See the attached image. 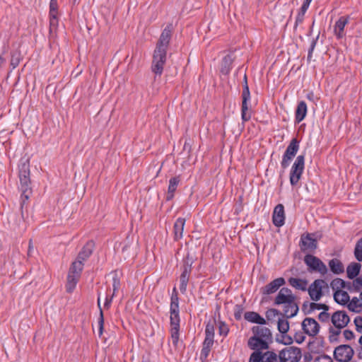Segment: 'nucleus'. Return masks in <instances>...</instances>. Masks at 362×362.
<instances>
[{
	"label": "nucleus",
	"instance_id": "nucleus-7",
	"mask_svg": "<svg viewBox=\"0 0 362 362\" xmlns=\"http://www.w3.org/2000/svg\"><path fill=\"white\" fill-rule=\"evenodd\" d=\"M354 351L353 348L346 344L339 345L334 351V358L339 362H349L353 358Z\"/></svg>",
	"mask_w": 362,
	"mask_h": 362
},
{
	"label": "nucleus",
	"instance_id": "nucleus-25",
	"mask_svg": "<svg viewBox=\"0 0 362 362\" xmlns=\"http://www.w3.org/2000/svg\"><path fill=\"white\" fill-rule=\"evenodd\" d=\"M330 270L335 274H340L344 272V267L341 260L337 258L329 261Z\"/></svg>",
	"mask_w": 362,
	"mask_h": 362
},
{
	"label": "nucleus",
	"instance_id": "nucleus-42",
	"mask_svg": "<svg viewBox=\"0 0 362 362\" xmlns=\"http://www.w3.org/2000/svg\"><path fill=\"white\" fill-rule=\"evenodd\" d=\"M329 307L323 303H317L315 301L310 303L309 304V311L308 313L315 311V310H329Z\"/></svg>",
	"mask_w": 362,
	"mask_h": 362
},
{
	"label": "nucleus",
	"instance_id": "nucleus-34",
	"mask_svg": "<svg viewBox=\"0 0 362 362\" xmlns=\"http://www.w3.org/2000/svg\"><path fill=\"white\" fill-rule=\"evenodd\" d=\"M286 317L281 316L278 318L277 320V328L280 333L286 334L289 329V322Z\"/></svg>",
	"mask_w": 362,
	"mask_h": 362
},
{
	"label": "nucleus",
	"instance_id": "nucleus-55",
	"mask_svg": "<svg viewBox=\"0 0 362 362\" xmlns=\"http://www.w3.org/2000/svg\"><path fill=\"white\" fill-rule=\"evenodd\" d=\"M49 13H54L57 12V0H51L49 4Z\"/></svg>",
	"mask_w": 362,
	"mask_h": 362
},
{
	"label": "nucleus",
	"instance_id": "nucleus-1",
	"mask_svg": "<svg viewBox=\"0 0 362 362\" xmlns=\"http://www.w3.org/2000/svg\"><path fill=\"white\" fill-rule=\"evenodd\" d=\"M173 25H168L162 31L153 54L152 71L156 75H161L167 58V49L173 33Z\"/></svg>",
	"mask_w": 362,
	"mask_h": 362
},
{
	"label": "nucleus",
	"instance_id": "nucleus-48",
	"mask_svg": "<svg viewBox=\"0 0 362 362\" xmlns=\"http://www.w3.org/2000/svg\"><path fill=\"white\" fill-rule=\"evenodd\" d=\"M211 351V348L210 347H206V346H202V351H201V355H200V359L202 361H204L206 360L209 354V352Z\"/></svg>",
	"mask_w": 362,
	"mask_h": 362
},
{
	"label": "nucleus",
	"instance_id": "nucleus-11",
	"mask_svg": "<svg viewBox=\"0 0 362 362\" xmlns=\"http://www.w3.org/2000/svg\"><path fill=\"white\" fill-rule=\"evenodd\" d=\"M294 300H296V297L293 294L291 290L288 288L283 287L275 297L274 304L276 305H284L290 303Z\"/></svg>",
	"mask_w": 362,
	"mask_h": 362
},
{
	"label": "nucleus",
	"instance_id": "nucleus-29",
	"mask_svg": "<svg viewBox=\"0 0 362 362\" xmlns=\"http://www.w3.org/2000/svg\"><path fill=\"white\" fill-rule=\"evenodd\" d=\"M307 114V105L304 101H300L296 110V121L300 122L304 119Z\"/></svg>",
	"mask_w": 362,
	"mask_h": 362
},
{
	"label": "nucleus",
	"instance_id": "nucleus-20",
	"mask_svg": "<svg viewBox=\"0 0 362 362\" xmlns=\"http://www.w3.org/2000/svg\"><path fill=\"white\" fill-rule=\"evenodd\" d=\"M191 272V264H186L183 267V271L180 275V290L184 293L186 291L187 283L189 281V274Z\"/></svg>",
	"mask_w": 362,
	"mask_h": 362
},
{
	"label": "nucleus",
	"instance_id": "nucleus-17",
	"mask_svg": "<svg viewBox=\"0 0 362 362\" xmlns=\"http://www.w3.org/2000/svg\"><path fill=\"white\" fill-rule=\"evenodd\" d=\"M272 221L274 226L281 227L285 222V213L283 204H279L274 209Z\"/></svg>",
	"mask_w": 362,
	"mask_h": 362
},
{
	"label": "nucleus",
	"instance_id": "nucleus-21",
	"mask_svg": "<svg viewBox=\"0 0 362 362\" xmlns=\"http://www.w3.org/2000/svg\"><path fill=\"white\" fill-rule=\"evenodd\" d=\"M94 248V243L93 241L88 242L82 248L77 257V259L83 262L92 254Z\"/></svg>",
	"mask_w": 362,
	"mask_h": 362
},
{
	"label": "nucleus",
	"instance_id": "nucleus-62",
	"mask_svg": "<svg viewBox=\"0 0 362 362\" xmlns=\"http://www.w3.org/2000/svg\"><path fill=\"white\" fill-rule=\"evenodd\" d=\"M114 293H112V295L111 296H106L105 298V304H104V306L107 308H108L110 306V304L112 303V298L114 297Z\"/></svg>",
	"mask_w": 362,
	"mask_h": 362
},
{
	"label": "nucleus",
	"instance_id": "nucleus-6",
	"mask_svg": "<svg viewBox=\"0 0 362 362\" xmlns=\"http://www.w3.org/2000/svg\"><path fill=\"white\" fill-rule=\"evenodd\" d=\"M305 165V157L303 155L298 156L293 163L290 172V182L295 186L299 182L303 174Z\"/></svg>",
	"mask_w": 362,
	"mask_h": 362
},
{
	"label": "nucleus",
	"instance_id": "nucleus-9",
	"mask_svg": "<svg viewBox=\"0 0 362 362\" xmlns=\"http://www.w3.org/2000/svg\"><path fill=\"white\" fill-rule=\"evenodd\" d=\"M325 286H327V284L325 280H315L307 289L310 299L315 302L320 300L323 296L322 288Z\"/></svg>",
	"mask_w": 362,
	"mask_h": 362
},
{
	"label": "nucleus",
	"instance_id": "nucleus-52",
	"mask_svg": "<svg viewBox=\"0 0 362 362\" xmlns=\"http://www.w3.org/2000/svg\"><path fill=\"white\" fill-rule=\"evenodd\" d=\"M228 331V327L224 322H221L219 323V333L221 335H227Z\"/></svg>",
	"mask_w": 362,
	"mask_h": 362
},
{
	"label": "nucleus",
	"instance_id": "nucleus-24",
	"mask_svg": "<svg viewBox=\"0 0 362 362\" xmlns=\"http://www.w3.org/2000/svg\"><path fill=\"white\" fill-rule=\"evenodd\" d=\"M300 240L304 249L313 250L317 247V240L312 237L311 234L302 235Z\"/></svg>",
	"mask_w": 362,
	"mask_h": 362
},
{
	"label": "nucleus",
	"instance_id": "nucleus-43",
	"mask_svg": "<svg viewBox=\"0 0 362 362\" xmlns=\"http://www.w3.org/2000/svg\"><path fill=\"white\" fill-rule=\"evenodd\" d=\"M354 256L358 262H362V238H360L356 244Z\"/></svg>",
	"mask_w": 362,
	"mask_h": 362
},
{
	"label": "nucleus",
	"instance_id": "nucleus-64",
	"mask_svg": "<svg viewBox=\"0 0 362 362\" xmlns=\"http://www.w3.org/2000/svg\"><path fill=\"white\" fill-rule=\"evenodd\" d=\"M5 62H6V59L2 56H0V66H1L2 64L5 63Z\"/></svg>",
	"mask_w": 362,
	"mask_h": 362
},
{
	"label": "nucleus",
	"instance_id": "nucleus-46",
	"mask_svg": "<svg viewBox=\"0 0 362 362\" xmlns=\"http://www.w3.org/2000/svg\"><path fill=\"white\" fill-rule=\"evenodd\" d=\"M171 339L174 346H177L179 341V328H171Z\"/></svg>",
	"mask_w": 362,
	"mask_h": 362
},
{
	"label": "nucleus",
	"instance_id": "nucleus-49",
	"mask_svg": "<svg viewBox=\"0 0 362 362\" xmlns=\"http://www.w3.org/2000/svg\"><path fill=\"white\" fill-rule=\"evenodd\" d=\"M354 322L356 326V331L360 333H362V317H356Z\"/></svg>",
	"mask_w": 362,
	"mask_h": 362
},
{
	"label": "nucleus",
	"instance_id": "nucleus-60",
	"mask_svg": "<svg viewBox=\"0 0 362 362\" xmlns=\"http://www.w3.org/2000/svg\"><path fill=\"white\" fill-rule=\"evenodd\" d=\"M318 37H319V36L317 35V37L315 39L313 40V41L311 42L310 47L308 51V59L312 57V53L315 47L316 41L318 39Z\"/></svg>",
	"mask_w": 362,
	"mask_h": 362
},
{
	"label": "nucleus",
	"instance_id": "nucleus-44",
	"mask_svg": "<svg viewBox=\"0 0 362 362\" xmlns=\"http://www.w3.org/2000/svg\"><path fill=\"white\" fill-rule=\"evenodd\" d=\"M264 353L262 351H255L250 356L249 362H263Z\"/></svg>",
	"mask_w": 362,
	"mask_h": 362
},
{
	"label": "nucleus",
	"instance_id": "nucleus-40",
	"mask_svg": "<svg viewBox=\"0 0 362 362\" xmlns=\"http://www.w3.org/2000/svg\"><path fill=\"white\" fill-rule=\"evenodd\" d=\"M170 300V310H179V298L175 288H173Z\"/></svg>",
	"mask_w": 362,
	"mask_h": 362
},
{
	"label": "nucleus",
	"instance_id": "nucleus-56",
	"mask_svg": "<svg viewBox=\"0 0 362 362\" xmlns=\"http://www.w3.org/2000/svg\"><path fill=\"white\" fill-rule=\"evenodd\" d=\"M304 16H305L304 14H302L300 13H298L296 18L295 25H294L295 29H296V28L298 27V25H300L303 23V21L304 20Z\"/></svg>",
	"mask_w": 362,
	"mask_h": 362
},
{
	"label": "nucleus",
	"instance_id": "nucleus-3",
	"mask_svg": "<svg viewBox=\"0 0 362 362\" xmlns=\"http://www.w3.org/2000/svg\"><path fill=\"white\" fill-rule=\"evenodd\" d=\"M83 268V262L76 259L70 268L67 276L66 291L71 293L75 288L81 276V272Z\"/></svg>",
	"mask_w": 362,
	"mask_h": 362
},
{
	"label": "nucleus",
	"instance_id": "nucleus-27",
	"mask_svg": "<svg viewBox=\"0 0 362 362\" xmlns=\"http://www.w3.org/2000/svg\"><path fill=\"white\" fill-rule=\"evenodd\" d=\"M180 182L179 176L172 177L169 180V186L168 189L167 200H170L174 197V193Z\"/></svg>",
	"mask_w": 362,
	"mask_h": 362
},
{
	"label": "nucleus",
	"instance_id": "nucleus-4",
	"mask_svg": "<svg viewBox=\"0 0 362 362\" xmlns=\"http://www.w3.org/2000/svg\"><path fill=\"white\" fill-rule=\"evenodd\" d=\"M350 318L345 311L338 310L331 316V322L334 327H329V333L333 336L340 334L341 329L345 327L349 322Z\"/></svg>",
	"mask_w": 362,
	"mask_h": 362
},
{
	"label": "nucleus",
	"instance_id": "nucleus-51",
	"mask_svg": "<svg viewBox=\"0 0 362 362\" xmlns=\"http://www.w3.org/2000/svg\"><path fill=\"white\" fill-rule=\"evenodd\" d=\"M314 362H333V360L331 357L327 356V355H321L317 356Z\"/></svg>",
	"mask_w": 362,
	"mask_h": 362
},
{
	"label": "nucleus",
	"instance_id": "nucleus-41",
	"mask_svg": "<svg viewBox=\"0 0 362 362\" xmlns=\"http://www.w3.org/2000/svg\"><path fill=\"white\" fill-rule=\"evenodd\" d=\"M98 305L100 310V317L98 318V336L100 337L103 332L104 317L102 308L100 307V298L98 299Z\"/></svg>",
	"mask_w": 362,
	"mask_h": 362
},
{
	"label": "nucleus",
	"instance_id": "nucleus-63",
	"mask_svg": "<svg viewBox=\"0 0 362 362\" xmlns=\"http://www.w3.org/2000/svg\"><path fill=\"white\" fill-rule=\"evenodd\" d=\"M33 250V243H32V240H30L29 241V246H28V256H30L31 255V252Z\"/></svg>",
	"mask_w": 362,
	"mask_h": 362
},
{
	"label": "nucleus",
	"instance_id": "nucleus-36",
	"mask_svg": "<svg viewBox=\"0 0 362 362\" xmlns=\"http://www.w3.org/2000/svg\"><path fill=\"white\" fill-rule=\"evenodd\" d=\"M263 362H283L280 354H277L273 351H267L264 352Z\"/></svg>",
	"mask_w": 362,
	"mask_h": 362
},
{
	"label": "nucleus",
	"instance_id": "nucleus-32",
	"mask_svg": "<svg viewBox=\"0 0 362 362\" xmlns=\"http://www.w3.org/2000/svg\"><path fill=\"white\" fill-rule=\"evenodd\" d=\"M289 284L293 288L305 291L307 290L308 281L305 279L291 277L288 279Z\"/></svg>",
	"mask_w": 362,
	"mask_h": 362
},
{
	"label": "nucleus",
	"instance_id": "nucleus-58",
	"mask_svg": "<svg viewBox=\"0 0 362 362\" xmlns=\"http://www.w3.org/2000/svg\"><path fill=\"white\" fill-rule=\"evenodd\" d=\"M57 12H55L54 13H50V21H49V23H50V27L52 28L54 26H55L57 23Z\"/></svg>",
	"mask_w": 362,
	"mask_h": 362
},
{
	"label": "nucleus",
	"instance_id": "nucleus-28",
	"mask_svg": "<svg viewBox=\"0 0 362 362\" xmlns=\"http://www.w3.org/2000/svg\"><path fill=\"white\" fill-rule=\"evenodd\" d=\"M347 23L348 19L344 16L339 18V19L336 22L334 31L338 38L342 37L344 29Z\"/></svg>",
	"mask_w": 362,
	"mask_h": 362
},
{
	"label": "nucleus",
	"instance_id": "nucleus-23",
	"mask_svg": "<svg viewBox=\"0 0 362 362\" xmlns=\"http://www.w3.org/2000/svg\"><path fill=\"white\" fill-rule=\"evenodd\" d=\"M244 317L247 321L258 324L259 325H263L266 324V320L259 314L255 312H246L244 315Z\"/></svg>",
	"mask_w": 362,
	"mask_h": 362
},
{
	"label": "nucleus",
	"instance_id": "nucleus-16",
	"mask_svg": "<svg viewBox=\"0 0 362 362\" xmlns=\"http://www.w3.org/2000/svg\"><path fill=\"white\" fill-rule=\"evenodd\" d=\"M269 341L268 340L253 335L249 339L247 345L252 350L261 351L262 350H265L269 348Z\"/></svg>",
	"mask_w": 362,
	"mask_h": 362
},
{
	"label": "nucleus",
	"instance_id": "nucleus-18",
	"mask_svg": "<svg viewBox=\"0 0 362 362\" xmlns=\"http://www.w3.org/2000/svg\"><path fill=\"white\" fill-rule=\"evenodd\" d=\"M282 305L283 313H281V316L286 317L287 318H292L295 317L299 310L296 300L291 301L290 303H288Z\"/></svg>",
	"mask_w": 362,
	"mask_h": 362
},
{
	"label": "nucleus",
	"instance_id": "nucleus-13",
	"mask_svg": "<svg viewBox=\"0 0 362 362\" xmlns=\"http://www.w3.org/2000/svg\"><path fill=\"white\" fill-rule=\"evenodd\" d=\"M302 329L309 336H316L320 330L318 322L313 318L306 317L302 322Z\"/></svg>",
	"mask_w": 362,
	"mask_h": 362
},
{
	"label": "nucleus",
	"instance_id": "nucleus-38",
	"mask_svg": "<svg viewBox=\"0 0 362 362\" xmlns=\"http://www.w3.org/2000/svg\"><path fill=\"white\" fill-rule=\"evenodd\" d=\"M330 286L335 291H342L341 288L346 287V282L343 279L339 278L332 280L330 284Z\"/></svg>",
	"mask_w": 362,
	"mask_h": 362
},
{
	"label": "nucleus",
	"instance_id": "nucleus-31",
	"mask_svg": "<svg viewBox=\"0 0 362 362\" xmlns=\"http://www.w3.org/2000/svg\"><path fill=\"white\" fill-rule=\"evenodd\" d=\"M361 268L360 263L351 262L346 268L347 277L354 279L359 274Z\"/></svg>",
	"mask_w": 362,
	"mask_h": 362
},
{
	"label": "nucleus",
	"instance_id": "nucleus-35",
	"mask_svg": "<svg viewBox=\"0 0 362 362\" xmlns=\"http://www.w3.org/2000/svg\"><path fill=\"white\" fill-rule=\"evenodd\" d=\"M349 302L347 307L349 310L357 313L362 311V303L359 301L358 298L354 297Z\"/></svg>",
	"mask_w": 362,
	"mask_h": 362
},
{
	"label": "nucleus",
	"instance_id": "nucleus-50",
	"mask_svg": "<svg viewBox=\"0 0 362 362\" xmlns=\"http://www.w3.org/2000/svg\"><path fill=\"white\" fill-rule=\"evenodd\" d=\"M243 308L242 305H236L234 308V316L236 320H240L242 316Z\"/></svg>",
	"mask_w": 362,
	"mask_h": 362
},
{
	"label": "nucleus",
	"instance_id": "nucleus-26",
	"mask_svg": "<svg viewBox=\"0 0 362 362\" xmlns=\"http://www.w3.org/2000/svg\"><path fill=\"white\" fill-rule=\"evenodd\" d=\"M185 224V219L183 218H178L174 223V233L175 239L178 240L182 238L184 226Z\"/></svg>",
	"mask_w": 362,
	"mask_h": 362
},
{
	"label": "nucleus",
	"instance_id": "nucleus-53",
	"mask_svg": "<svg viewBox=\"0 0 362 362\" xmlns=\"http://www.w3.org/2000/svg\"><path fill=\"white\" fill-rule=\"evenodd\" d=\"M19 64V58L18 54L16 53H13L11 55V65L13 66V69H15Z\"/></svg>",
	"mask_w": 362,
	"mask_h": 362
},
{
	"label": "nucleus",
	"instance_id": "nucleus-57",
	"mask_svg": "<svg viewBox=\"0 0 362 362\" xmlns=\"http://www.w3.org/2000/svg\"><path fill=\"white\" fill-rule=\"evenodd\" d=\"M344 337L346 340H351L354 338V334L349 329H345L343 332Z\"/></svg>",
	"mask_w": 362,
	"mask_h": 362
},
{
	"label": "nucleus",
	"instance_id": "nucleus-12",
	"mask_svg": "<svg viewBox=\"0 0 362 362\" xmlns=\"http://www.w3.org/2000/svg\"><path fill=\"white\" fill-rule=\"evenodd\" d=\"M243 102L241 117L243 122L248 121L251 117V114L248 112L247 102L250 100V93L247 84H243V90L242 93Z\"/></svg>",
	"mask_w": 362,
	"mask_h": 362
},
{
	"label": "nucleus",
	"instance_id": "nucleus-10",
	"mask_svg": "<svg viewBox=\"0 0 362 362\" xmlns=\"http://www.w3.org/2000/svg\"><path fill=\"white\" fill-rule=\"evenodd\" d=\"M283 362H298L300 358V350L298 348L288 347L279 351Z\"/></svg>",
	"mask_w": 362,
	"mask_h": 362
},
{
	"label": "nucleus",
	"instance_id": "nucleus-8",
	"mask_svg": "<svg viewBox=\"0 0 362 362\" xmlns=\"http://www.w3.org/2000/svg\"><path fill=\"white\" fill-rule=\"evenodd\" d=\"M299 148V143L296 139H293L288 146L281 162L282 168L286 169L289 165L291 160L295 157Z\"/></svg>",
	"mask_w": 362,
	"mask_h": 362
},
{
	"label": "nucleus",
	"instance_id": "nucleus-61",
	"mask_svg": "<svg viewBox=\"0 0 362 362\" xmlns=\"http://www.w3.org/2000/svg\"><path fill=\"white\" fill-rule=\"evenodd\" d=\"M309 6H310V4H308V3L305 2V1H303V5H302V6H301V8H300V9L298 13L305 15V13L307 11Z\"/></svg>",
	"mask_w": 362,
	"mask_h": 362
},
{
	"label": "nucleus",
	"instance_id": "nucleus-5",
	"mask_svg": "<svg viewBox=\"0 0 362 362\" xmlns=\"http://www.w3.org/2000/svg\"><path fill=\"white\" fill-rule=\"evenodd\" d=\"M304 262L308 266L309 272H318L324 276L328 272L325 264L320 258L313 255H306L304 257Z\"/></svg>",
	"mask_w": 362,
	"mask_h": 362
},
{
	"label": "nucleus",
	"instance_id": "nucleus-15",
	"mask_svg": "<svg viewBox=\"0 0 362 362\" xmlns=\"http://www.w3.org/2000/svg\"><path fill=\"white\" fill-rule=\"evenodd\" d=\"M22 255L18 250H13L8 259L5 261L4 265L13 273H16V268L21 263Z\"/></svg>",
	"mask_w": 362,
	"mask_h": 362
},
{
	"label": "nucleus",
	"instance_id": "nucleus-47",
	"mask_svg": "<svg viewBox=\"0 0 362 362\" xmlns=\"http://www.w3.org/2000/svg\"><path fill=\"white\" fill-rule=\"evenodd\" d=\"M328 310H323L318 315V319L322 322H328L331 320Z\"/></svg>",
	"mask_w": 362,
	"mask_h": 362
},
{
	"label": "nucleus",
	"instance_id": "nucleus-59",
	"mask_svg": "<svg viewBox=\"0 0 362 362\" xmlns=\"http://www.w3.org/2000/svg\"><path fill=\"white\" fill-rule=\"evenodd\" d=\"M358 347L356 349L357 356L359 359L362 360V335L358 339Z\"/></svg>",
	"mask_w": 362,
	"mask_h": 362
},
{
	"label": "nucleus",
	"instance_id": "nucleus-19",
	"mask_svg": "<svg viewBox=\"0 0 362 362\" xmlns=\"http://www.w3.org/2000/svg\"><path fill=\"white\" fill-rule=\"evenodd\" d=\"M252 332L254 336L272 341V334L269 328L259 325L252 327Z\"/></svg>",
	"mask_w": 362,
	"mask_h": 362
},
{
	"label": "nucleus",
	"instance_id": "nucleus-14",
	"mask_svg": "<svg viewBox=\"0 0 362 362\" xmlns=\"http://www.w3.org/2000/svg\"><path fill=\"white\" fill-rule=\"evenodd\" d=\"M286 284V281L283 277L275 279L269 284L260 288V291L263 295H270L276 293L281 286Z\"/></svg>",
	"mask_w": 362,
	"mask_h": 362
},
{
	"label": "nucleus",
	"instance_id": "nucleus-33",
	"mask_svg": "<svg viewBox=\"0 0 362 362\" xmlns=\"http://www.w3.org/2000/svg\"><path fill=\"white\" fill-rule=\"evenodd\" d=\"M233 61V59L230 54H227L223 57L221 68L222 74H228L230 72Z\"/></svg>",
	"mask_w": 362,
	"mask_h": 362
},
{
	"label": "nucleus",
	"instance_id": "nucleus-30",
	"mask_svg": "<svg viewBox=\"0 0 362 362\" xmlns=\"http://www.w3.org/2000/svg\"><path fill=\"white\" fill-rule=\"evenodd\" d=\"M334 300L340 305H346L350 300L349 295L344 291H336L334 293Z\"/></svg>",
	"mask_w": 362,
	"mask_h": 362
},
{
	"label": "nucleus",
	"instance_id": "nucleus-2",
	"mask_svg": "<svg viewBox=\"0 0 362 362\" xmlns=\"http://www.w3.org/2000/svg\"><path fill=\"white\" fill-rule=\"evenodd\" d=\"M20 189L21 191V208L23 207L25 200H28L31 194L30 180V164L29 160H25L21 162L19 166Z\"/></svg>",
	"mask_w": 362,
	"mask_h": 362
},
{
	"label": "nucleus",
	"instance_id": "nucleus-45",
	"mask_svg": "<svg viewBox=\"0 0 362 362\" xmlns=\"http://www.w3.org/2000/svg\"><path fill=\"white\" fill-rule=\"evenodd\" d=\"M362 288V278L358 277L356 278L353 281L352 286H349L347 288L350 291H354L356 292H358L361 290Z\"/></svg>",
	"mask_w": 362,
	"mask_h": 362
},
{
	"label": "nucleus",
	"instance_id": "nucleus-54",
	"mask_svg": "<svg viewBox=\"0 0 362 362\" xmlns=\"http://www.w3.org/2000/svg\"><path fill=\"white\" fill-rule=\"evenodd\" d=\"M112 287H113V293L115 294V292L119 290L120 287V281L115 276L112 279Z\"/></svg>",
	"mask_w": 362,
	"mask_h": 362
},
{
	"label": "nucleus",
	"instance_id": "nucleus-22",
	"mask_svg": "<svg viewBox=\"0 0 362 362\" xmlns=\"http://www.w3.org/2000/svg\"><path fill=\"white\" fill-rule=\"evenodd\" d=\"M214 327L211 324H207L205 329V339L203 342V346L206 347H211L214 344Z\"/></svg>",
	"mask_w": 362,
	"mask_h": 362
},
{
	"label": "nucleus",
	"instance_id": "nucleus-37",
	"mask_svg": "<svg viewBox=\"0 0 362 362\" xmlns=\"http://www.w3.org/2000/svg\"><path fill=\"white\" fill-rule=\"evenodd\" d=\"M265 315L268 321L273 322L276 321V317H281V313L275 308H270L266 312Z\"/></svg>",
	"mask_w": 362,
	"mask_h": 362
},
{
	"label": "nucleus",
	"instance_id": "nucleus-39",
	"mask_svg": "<svg viewBox=\"0 0 362 362\" xmlns=\"http://www.w3.org/2000/svg\"><path fill=\"white\" fill-rule=\"evenodd\" d=\"M170 325L171 328L176 327V328L180 327V317H179V310H170Z\"/></svg>",
	"mask_w": 362,
	"mask_h": 362
}]
</instances>
